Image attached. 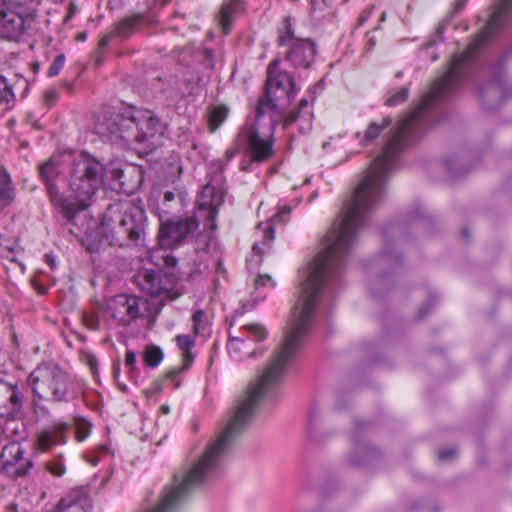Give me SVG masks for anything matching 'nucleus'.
I'll list each match as a JSON object with an SVG mask.
<instances>
[{
    "label": "nucleus",
    "instance_id": "bb28decb",
    "mask_svg": "<svg viewBox=\"0 0 512 512\" xmlns=\"http://www.w3.org/2000/svg\"><path fill=\"white\" fill-rule=\"evenodd\" d=\"M410 85L411 83H408L399 89L389 90L384 104L389 107H395L405 103L409 98Z\"/></svg>",
    "mask_w": 512,
    "mask_h": 512
},
{
    "label": "nucleus",
    "instance_id": "c9c22d12",
    "mask_svg": "<svg viewBox=\"0 0 512 512\" xmlns=\"http://www.w3.org/2000/svg\"><path fill=\"white\" fill-rule=\"evenodd\" d=\"M47 470L55 475V476H62L64 475L65 471H66V468L63 464V461H62V455H59L58 459L54 460V461H50L47 463Z\"/></svg>",
    "mask_w": 512,
    "mask_h": 512
},
{
    "label": "nucleus",
    "instance_id": "6ab92c4d",
    "mask_svg": "<svg viewBox=\"0 0 512 512\" xmlns=\"http://www.w3.org/2000/svg\"><path fill=\"white\" fill-rule=\"evenodd\" d=\"M215 192V188L207 184L203 187L201 195L196 200V205L198 207V215L204 216L207 222V226L210 229H215V219L218 214L217 205L213 201V195Z\"/></svg>",
    "mask_w": 512,
    "mask_h": 512
},
{
    "label": "nucleus",
    "instance_id": "0e129e2a",
    "mask_svg": "<svg viewBox=\"0 0 512 512\" xmlns=\"http://www.w3.org/2000/svg\"><path fill=\"white\" fill-rule=\"evenodd\" d=\"M77 39L80 40V41H84L86 39V34L85 33H79L77 35Z\"/></svg>",
    "mask_w": 512,
    "mask_h": 512
},
{
    "label": "nucleus",
    "instance_id": "6e6d98bb",
    "mask_svg": "<svg viewBox=\"0 0 512 512\" xmlns=\"http://www.w3.org/2000/svg\"><path fill=\"white\" fill-rule=\"evenodd\" d=\"M238 151H239L238 148H230V149L226 150L225 155H224L225 160L227 162L232 160L233 157L238 153Z\"/></svg>",
    "mask_w": 512,
    "mask_h": 512
},
{
    "label": "nucleus",
    "instance_id": "c03bdc74",
    "mask_svg": "<svg viewBox=\"0 0 512 512\" xmlns=\"http://www.w3.org/2000/svg\"><path fill=\"white\" fill-rule=\"evenodd\" d=\"M423 217H424V211H423L422 207L419 205L412 208L411 211H409V213H408L409 221H414L417 219H421Z\"/></svg>",
    "mask_w": 512,
    "mask_h": 512
},
{
    "label": "nucleus",
    "instance_id": "4c0bfd02",
    "mask_svg": "<svg viewBox=\"0 0 512 512\" xmlns=\"http://www.w3.org/2000/svg\"><path fill=\"white\" fill-rule=\"evenodd\" d=\"M33 396H35L33 394ZM44 399L33 398V411L37 417H47L50 415V409L42 403Z\"/></svg>",
    "mask_w": 512,
    "mask_h": 512
},
{
    "label": "nucleus",
    "instance_id": "a878e982",
    "mask_svg": "<svg viewBox=\"0 0 512 512\" xmlns=\"http://www.w3.org/2000/svg\"><path fill=\"white\" fill-rule=\"evenodd\" d=\"M380 455V451L375 447L370 445L368 446H358L356 447L353 454L350 456V463L353 466H361L369 462L370 459H373Z\"/></svg>",
    "mask_w": 512,
    "mask_h": 512
},
{
    "label": "nucleus",
    "instance_id": "e2e57ef3",
    "mask_svg": "<svg viewBox=\"0 0 512 512\" xmlns=\"http://www.w3.org/2000/svg\"><path fill=\"white\" fill-rule=\"evenodd\" d=\"M149 512H162V504H158L156 508Z\"/></svg>",
    "mask_w": 512,
    "mask_h": 512
},
{
    "label": "nucleus",
    "instance_id": "4be33fe9",
    "mask_svg": "<svg viewBox=\"0 0 512 512\" xmlns=\"http://www.w3.org/2000/svg\"><path fill=\"white\" fill-rule=\"evenodd\" d=\"M147 24V16L143 13H136L121 19L116 26L115 33L122 38H128Z\"/></svg>",
    "mask_w": 512,
    "mask_h": 512
},
{
    "label": "nucleus",
    "instance_id": "774afa93",
    "mask_svg": "<svg viewBox=\"0 0 512 512\" xmlns=\"http://www.w3.org/2000/svg\"><path fill=\"white\" fill-rule=\"evenodd\" d=\"M253 250H254L255 252H257V251L259 250V246H258L257 244H255V245L253 246Z\"/></svg>",
    "mask_w": 512,
    "mask_h": 512
},
{
    "label": "nucleus",
    "instance_id": "f704fd0d",
    "mask_svg": "<svg viewBox=\"0 0 512 512\" xmlns=\"http://www.w3.org/2000/svg\"><path fill=\"white\" fill-rule=\"evenodd\" d=\"M64 64H65V55L63 53H61L54 58L53 63L50 65V67L47 71V76L48 77L57 76L59 74V72L61 71V69L64 67Z\"/></svg>",
    "mask_w": 512,
    "mask_h": 512
},
{
    "label": "nucleus",
    "instance_id": "c756f323",
    "mask_svg": "<svg viewBox=\"0 0 512 512\" xmlns=\"http://www.w3.org/2000/svg\"><path fill=\"white\" fill-rule=\"evenodd\" d=\"M164 354L160 347L148 345L143 354L144 362L151 368L157 367L163 360Z\"/></svg>",
    "mask_w": 512,
    "mask_h": 512
},
{
    "label": "nucleus",
    "instance_id": "f3484780",
    "mask_svg": "<svg viewBox=\"0 0 512 512\" xmlns=\"http://www.w3.org/2000/svg\"><path fill=\"white\" fill-rule=\"evenodd\" d=\"M70 425L65 422H55L42 430L38 435L37 444L42 451H47L58 444H65L66 433Z\"/></svg>",
    "mask_w": 512,
    "mask_h": 512
},
{
    "label": "nucleus",
    "instance_id": "338daca9",
    "mask_svg": "<svg viewBox=\"0 0 512 512\" xmlns=\"http://www.w3.org/2000/svg\"><path fill=\"white\" fill-rule=\"evenodd\" d=\"M162 410L164 411V413H168L169 412V407L163 406Z\"/></svg>",
    "mask_w": 512,
    "mask_h": 512
},
{
    "label": "nucleus",
    "instance_id": "680f3d73",
    "mask_svg": "<svg viewBox=\"0 0 512 512\" xmlns=\"http://www.w3.org/2000/svg\"><path fill=\"white\" fill-rule=\"evenodd\" d=\"M37 291L40 293V294H46L47 293V287L43 286V285H39L36 287Z\"/></svg>",
    "mask_w": 512,
    "mask_h": 512
},
{
    "label": "nucleus",
    "instance_id": "052dcab7",
    "mask_svg": "<svg viewBox=\"0 0 512 512\" xmlns=\"http://www.w3.org/2000/svg\"><path fill=\"white\" fill-rule=\"evenodd\" d=\"M204 55H205V59H206V60H208L209 62H211V61H212L213 53H212V51H211V50L206 49V50L204 51Z\"/></svg>",
    "mask_w": 512,
    "mask_h": 512
},
{
    "label": "nucleus",
    "instance_id": "de8ad7c7",
    "mask_svg": "<svg viewBox=\"0 0 512 512\" xmlns=\"http://www.w3.org/2000/svg\"><path fill=\"white\" fill-rule=\"evenodd\" d=\"M175 198H176V194L173 192V191H165L164 192V195H163V203L162 205L166 208H170L171 207V203L175 201Z\"/></svg>",
    "mask_w": 512,
    "mask_h": 512
},
{
    "label": "nucleus",
    "instance_id": "72a5a7b5",
    "mask_svg": "<svg viewBox=\"0 0 512 512\" xmlns=\"http://www.w3.org/2000/svg\"><path fill=\"white\" fill-rule=\"evenodd\" d=\"M0 192H5L7 196L14 197L10 175L4 169H0Z\"/></svg>",
    "mask_w": 512,
    "mask_h": 512
},
{
    "label": "nucleus",
    "instance_id": "603ef678",
    "mask_svg": "<svg viewBox=\"0 0 512 512\" xmlns=\"http://www.w3.org/2000/svg\"><path fill=\"white\" fill-rule=\"evenodd\" d=\"M271 280H272L271 277L268 275H260L255 280V285H256V287L264 286V285H266V282L271 281Z\"/></svg>",
    "mask_w": 512,
    "mask_h": 512
},
{
    "label": "nucleus",
    "instance_id": "393cba45",
    "mask_svg": "<svg viewBox=\"0 0 512 512\" xmlns=\"http://www.w3.org/2000/svg\"><path fill=\"white\" fill-rule=\"evenodd\" d=\"M392 123H393V119L390 116L384 117L382 119L381 123L371 122L368 125V127L362 137H361L360 133H357V138L359 139L360 144L362 146L368 145L369 143H371L372 141L377 139L379 137V135L381 134V132L384 129L390 127L392 125Z\"/></svg>",
    "mask_w": 512,
    "mask_h": 512
},
{
    "label": "nucleus",
    "instance_id": "39448f33",
    "mask_svg": "<svg viewBox=\"0 0 512 512\" xmlns=\"http://www.w3.org/2000/svg\"><path fill=\"white\" fill-rule=\"evenodd\" d=\"M136 121L137 115L132 110L106 111L98 116L94 130L105 141L131 145L136 137Z\"/></svg>",
    "mask_w": 512,
    "mask_h": 512
},
{
    "label": "nucleus",
    "instance_id": "2eb2a0df",
    "mask_svg": "<svg viewBox=\"0 0 512 512\" xmlns=\"http://www.w3.org/2000/svg\"><path fill=\"white\" fill-rule=\"evenodd\" d=\"M88 506H90L89 488L79 486L71 489L49 512H87Z\"/></svg>",
    "mask_w": 512,
    "mask_h": 512
},
{
    "label": "nucleus",
    "instance_id": "6e6552de",
    "mask_svg": "<svg viewBox=\"0 0 512 512\" xmlns=\"http://www.w3.org/2000/svg\"><path fill=\"white\" fill-rule=\"evenodd\" d=\"M106 310L119 325L127 327L146 314L148 302L139 296L118 294L109 300Z\"/></svg>",
    "mask_w": 512,
    "mask_h": 512
},
{
    "label": "nucleus",
    "instance_id": "09e8293b",
    "mask_svg": "<svg viewBox=\"0 0 512 512\" xmlns=\"http://www.w3.org/2000/svg\"><path fill=\"white\" fill-rule=\"evenodd\" d=\"M13 199V196H7L5 192H0V213L13 201Z\"/></svg>",
    "mask_w": 512,
    "mask_h": 512
},
{
    "label": "nucleus",
    "instance_id": "3c124183",
    "mask_svg": "<svg viewBox=\"0 0 512 512\" xmlns=\"http://www.w3.org/2000/svg\"><path fill=\"white\" fill-rule=\"evenodd\" d=\"M291 212V207H284L279 213H277L274 217H273V221L275 222H283L284 219V215H288L289 213Z\"/></svg>",
    "mask_w": 512,
    "mask_h": 512
},
{
    "label": "nucleus",
    "instance_id": "864d4df0",
    "mask_svg": "<svg viewBox=\"0 0 512 512\" xmlns=\"http://www.w3.org/2000/svg\"><path fill=\"white\" fill-rule=\"evenodd\" d=\"M467 2H468V0H455L454 1L453 12L454 13L460 12L465 7Z\"/></svg>",
    "mask_w": 512,
    "mask_h": 512
},
{
    "label": "nucleus",
    "instance_id": "f03ea898",
    "mask_svg": "<svg viewBox=\"0 0 512 512\" xmlns=\"http://www.w3.org/2000/svg\"><path fill=\"white\" fill-rule=\"evenodd\" d=\"M146 230L147 215L143 208L130 201H116L105 209L95 237L87 238V250L95 253L106 246H144Z\"/></svg>",
    "mask_w": 512,
    "mask_h": 512
},
{
    "label": "nucleus",
    "instance_id": "b1692460",
    "mask_svg": "<svg viewBox=\"0 0 512 512\" xmlns=\"http://www.w3.org/2000/svg\"><path fill=\"white\" fill-rule=\"evenodd\" d=\"M243 0H230L222 4L219 12V25L224 34L231 30L233 15L240 9Z\"/></svg>",
    "mask_w": 512,
    "mask_h": 512
},
{
    "label": "nucleus",
    "instance_id": "13d9d810",
    "mask_svg": "<svg viewBox=\"0 0 512 512\" xmlns=\"http://www.w3.org/2000/svg\"><path fill=\"white\" fill-rule=\"evenodd\" d=\"M110 42V36L106 35L99 41V47L105 48Z\"/></svg>",
    "mask_w": 512,
    "mask_h": 512
},
{
    "label": "nucleus",
    "instance_id": "5fc2aeb1",
    "mask_svg": "<svg viewBox=\"0 0 512 512\" xmlns=\"http://www.w3.org/2000/svg\"><path fill=\"white\" fill-rule=\"evenodd\" d=\"M44 261L49 267L53 270L56 268V261L53 255L51 254H45L44 255Z\"/></svg>",
    "mask_w": 512,
    "mask_h": 512
},
{
    "label": "nucleus",
    "instance_id": "58836bf2",
    "mask_svg": "<svg viewBox=\"0 0 512 512\" xmlns=\"http://www.w3.org/2000/svg\"><path fill=\"white\" fill-rule=\"evenodd\" d=\"M437 296L436 295H431L429 297V299L427 300L426 304L423 305L419 310H418V314H417V317L418 319H423L427 316V314L430 312V310L432 309V307L437 303Z\"/></svg>",
    "mask_w": 512,
    "mask_h": 512
},
{
    "label": "nucleus",
    "instance_id": "7c9ffc66",
    "mask_svg": "<svg viewBox=\"0 0 512 512\" xmlns=\"http://www.w3.org/2000/svg\"><path fill=\"white\" fill-rule=\"evenodd\" d=\"M15 100L13 88L8 84L7 79L0 75V105H8Z\"/></svg>",
    "mask_w": 512,
    "mask_h": 512
},
{
    "label": "nucleus",
    "instance_id": "412c9836",
    "mask_svg": "<svg viewBox=\"0 0 512 512\" xmlns=\"http://www.w3.org/2000/svg\"><path fill=\"white\" fill-rule=\"evenodd\" d=\"M24 18L14 12L3 13L0 19V34L9 40L18 39L24 32Z\"/></svg>",
    "mask_w": 512,
    "mask_h": 512
},
{
    "label": "nucleus",
    "instance_id": "473e14b6",
    "mask_svg": "<svg viewBox=\"0 0 512 512\" xmlns=\"http://www.w3.org/2000/svg\"><path fill=\"white\" fill-rule=\"evenodd\" d=\"M244 329L256 340L263 341L267 337V330L264 326L259 324H248Z\"/></svg>",
    "mask_w": 512,
    "mask_h": 512
},
{
    "label": "nucleus",
    "instance_id": "e433bc0d",
    "mask_svg": "<svg viewBox=\"0 0 512 512\" xmlns=\"http://www.w3.org/2000/svg\"><path fill=\"white\" fill-rule=\"evenodd\" d=\"M82 320L84 325L90 330H99L100 321L98 316L95 313L84 312L82 316Z\"/></svg>",
    "mask_w": 512,
    "mask_h": 512
},
{
    "label": "nucleus",
    "instance_id": "a211bd4d",
    "mask_svg": "<svg viewBox=\"0 0 512 512\" xmlns=\"http://www.w3.org/2000/svg\"><path fill=\"white\" fill-rule=\"evenodd\" d=\"M285 108L286 107H283L277 112H267L266 116H274L275 118H279V120H277V125L279 123H283L284 128L289 127L297 121H305L308 127L310 126L312 112L309 108V101L307 99H302L299 102L298 107L290 111L288 114L285 113Z\"/></svg>",
    "mask_w": 512,
    "mask_h": 512
},
{
    "label": "nucleus",
    "instance_id": "37998d69",
    "mask_svg": "<svg viewBox=\"0 0 512 512\" xmlns=\"http://www.w3.org/2000/svg\"><path fill=\"white\" fill-rule=\"evenodd\" d=\"M245 342L239 338H232L228 343L229 353H237L240 350V346L244 345Z\"/></svg>",
    "mask_w": 512,
    "mask_h": 512
},
{
    "label": "nucleus",
    "instance_id": "4468645a",
    "mask_svg": "<svg viewBox=\"0 0 512 512\" xmlns=\"http://www.w3.org/2000/svg\"><path fill=\"white\" fill-rule=\"evenodd\" d=\"M317 45L309 38L297 39L289 47L285 60L295 69H309L315 62Z\"/></svg>",
    "mask_w": 512,
    "mask_h": 512
},
{
    "label": "nucleus",
    "instance_id": "423d86ee",
    "mask_svg": "<svg viewBox=\"0 0 512 512\" xmlns=\"http://www.w3.org/2000/svg\"><path fill=\"white\" fill-rule=\"evenodd\" d=\"M277 120L279 118L265 114L259 115L256 111L255 121L249 129L247 139L248 152L253 162H265L274 154L273 136Z\"/></svg>",
    "mask_w": 512,
    "mask_h": 512
},
{
    "label": "nucleus",
    "instance_id": "dca6fc26",
    "mask_svg": "<svg viewBox=\"0 0 512 512\" xmlns=\"http://www.w3.org/2000/svg\"><path fill=\"white\" fill-rule=\"evenodd\" d=\"M112 178L119 183V189L131 194L138 190L143 182V171L135 165H126L124 168L111 170Z\"/></svg>",
    "mask_w": 512,
    "mask_h": 512
},
{
    "label": "nucleus",
    "instance_id": "f8f14e48",
    "mask_svg": "<svg viewBox=\"0 0 512 512\" xmlns=\"http://www.w3.org/2000/svg\"><path fill=\"white\" fill-rule=\"evenodd\" d=\"M26 451L19 443L12 442L5 445L1 451V471L13 479L29 474L34 463L31 458H25Z\"/></svg>",
    "mask_w": 512,
    "mask_h": 512
},
{
    "label": "nucleus",
    "instance_id": "2f4dec72",
    "mask_svg": "<svg viewBox=\"0 0 512 512\" xmlns=\"http://www.w3.org/2000/svg\"><path fill=\"white\" fill-rule=\"evenodd\" d=\"M192 321L194 334L200 335L206 332L208 322L206 319V314L203 310L198 309L194 311L192 315Z\"/></svg>",
    "mask_w": 512,
    "mask_h": 512
},
{
    "label": "nucleus",
    "instance_id": "49530a36",
    "mask_svg": "<svg viewBox=\"0 0 512 512\" xmlns=\"http://www.w3.org/2000/svg\"><path fill=\"white\" fill-rule=\"evenodd\" d=\"M89 434H90L89 427L78 426L76 429V439L79 442L84 441L88 437Z\"/></svg>",
    "mask_w": 512,
    "mask_h": 512
},
{
    "label": "nucleus",
    "instance_id": "a19ab883",
    "mask_svg": "<svg viewBox=\"0 0 512 512\" xmlns=\"http://www.w3.org/2000/svg\"><path fill=\"white\" fill-rule=\"evenodd\" d=\"M163 267L166 269H174L177 265V259L173 255L166 253L162 256Z\"/></svg>",
    "mask_w": 512,
    "mask_h": 512
},
{
    "label": "nucleus",
    "instance_id": "bf43d9fd",
    "mask_svg": "<svg viewBox=\"0 0 512 512\" xmlns=\"http://www.w3.org/2000/svg\"><path fill=\"white\" fill-rule=\"evenodd\" d=\"M439 460L444 461L448 458V450H442L439 452Z\"/></svg>",
    "mask_w": 512,
    "mask_h": 512
},
{
    "label": "nucleus",
    "instance_id": "cd10ccee",
    "mask_svg": "<svg viewBox=\"0 0 512 512\" xmlns=\"http://www.w3.org/2000/svg\"><path fill=\"white\" fill-rule=\"evenodd\" d=\"M283 27L278 29V46H284L286 44H292L295 40L299 39L295 36V31L292 27L291 18L284 17L283 19Z\"/></svg>",
    "mask_w": 512,
    "mask_h": 512
},
{
    "label": "nucleus",
    "instance_id": "c85d7f7f",
    "mask_svg": "<svg viewBox=\"0 0 512 512\" xmlns=\"http://www.w3.org/2000/svg\"><path fill=\"white\" fill-rule=\"evenodd\" d=\"M229 109L225 105L214 107L209 113V128L211 132L216 131L222 123L227 119Z\"/></svg>",
    "mask_w": 512,
    "mask_h": 512
},
{
    "label": "nucleus",
    "instance_id": "ddd939ff",
    "mask_svg": "<svg viewBox=\"0 0 512 512\" xmlns=\"http://www.w3.org/2000/svg\"><path fill=\"white\" fill-rule=\"evenodd\" d=\"M378 263L380 266L389 265L390 272H385L373 279L369 285V290L374 298H380L384 292L391 289L393 285V272L401 265L402 256L399 253L393 252L390 248V243L387 241L383 252L381 253Z\"/></svg>",
    "mask_w": 512,
    "mask_h": 512
},
{
    "label": "nucleus",
    "instance_id": "79ce46f5",
    "mask_svg": "<svg viewBox=\"0 0 512 512\" xmlns=\"http://www.w3.org/2000/svg\"><path fill=\"white\" fill-rule=\"evenodd\" d=\"M311 5V13L323 11L327 8V0H309Z\"/></svg>",
    "mask_w": 512,
    "mask_h": 512
},
{
    "label": "nucleus",
    "instance_id": "9b49d317",
    "mask_svg": "<svg viewBox=\"0 0 512 512\" xmlns=\"http://www.w3.org/2000/svg\"><path fill=\"white\" fill-rule=\"evenodd\" d=\"M136 115V137L134 143L140 144L150 151L155 150L162 145L165 125L150 112L143 114L138 111Z\"/></svg>",
    "mask_w": 512,
    "mask_h": 512
},
{
    "label": "nucleus",
    "instance_id": "9d476101",
    "mask_svg": "<svg viewBox=\"0 0 512 512\" xmlns=\"http://www.w3.org/2000/svg\"><path fill=\"white\" fill-rule=\"evenodd\" d=\"M160 216V228L158 233L159 244L164 248H172L182 243L189 235L194 233L199 226L196 217L179 218L177 220H163Z\"/></svg>",
    "mask_w": 512,
    "mask_h": 512
},
{
    "label": "nucleus",
    "instance_id": "a18cd8bd",
    "mask_svg": "<svg viewBox=\"0 0 512 512\" xmlns=\"http://www.w3.org/2000/svg\"><path fill=\"white\" fill-rule=\"evenodd\" d=\"M125 365L131 370L136 368V354L133 351H127L125 355Z\"/></svg>",
    "mask_w": 512,
    "mask_h": 512
},
{
    "label": "nucleus",
    "instance_id": "1a4fd4ad",
    "mask_svg": "<svg viewBox=\"0 0 512 512\" xmlns=\"http://www.w3.org/2000/svg\"><path fill=\"white\" fill-rule=\"evenodd\" d=\"M137 278L141 290L152 297H163V300H174L179 297V294L174 291L178 282V276L175 272H166L162 276L155 270L146 269L140 272Z\"/></svg>",
    "mask_w": 512,
    "mask_h": 512
},
{
    "label": "nucleus",
    "instance_id": "7ed1b4c3",
    "mask_svg": "<svg viewBox=\"0 0 512 512\" xmlns=\"http://www.w3.org/2000/svg\"><path fill=\"white\" fill-rule=\"evenodd\" d=\"M28 382L35 397L44 399V392L48 391L54 403H69L80 395L75 380L58 365L38 367L30 374Z\"/></svg>",
    "mask_w": 512,
    "mask_h": 512
},
{
    "label": "nucleus",
    "instance_id": "aec40b11",
    "mask_svg": "<svg viewBox=\"0 0 512 512\" xmlns=\"http://www.w3.org/2000/svg\"><path fill=\"white\" fill-rule=\"evenodd\" d=\"M176 342L178 347L183 352V365L181 367L173 368L167 371L165 378L169 380L176 379L180 373L188 370L194 360L191 349L195 345V340L190 335H177Z\"/></svg>",
    "mask_w": 512,
    "mask_h": 512
},
{
    "label": "nucleus",
    "instance_id": "8fccbe9b",
    "mask_svg": "<svg viewBox=\"0 0 512 512\" xmlns=\"http://www.w3.org/2000/svg\"><path fill=\"white\" fill-rule=\"evenodd\" d=\"M263 231L265 243H268L274 239V228L272 225H266Z\"/></svg>",
    "mask_w": 512,
    "mask_h": 512
},
{
    "label": "nucleus",
    "instance_id": "5701e85b",
    "mask_svg": "<svg viewBox=\"0 0 512 512\" xmlns=\"http://www.w3.org/2000/svg\"><path fill=\"white\" fill-rule=\"evenodd\" d=\"M446 31V20L443 19L435 29V32L430 36L427 43L424 45L423 49L425 53L429 56L432 62H435L439 59V53L437 52V46L439 44H443Z\"/></svg>",
    "mask_w": 512,
    "mask_h": 512
},
{
    "label": "nucleus",
    "instance_id": "ea45409f",
    "mask_svg": "<svg viewBox=\"0 0 512 512\" xmlns=\"http://www.w3.org/2000/svg\"><path fill=\"white\" fill-rule=\"evenodd\" d=\"M58 99V92L54 88H48L44 92V100L48 106H52Z\"/></svg>",
    "mask_w": 512,
    "mask_h": 512
},
{
    "label": "nucleus",
    "instance_id": "20e7f679",
    "mask_svg": "<svg viewBox=\"0 0 512 512\" xmlns=\"http://www.w3.org/2000/svg\"><path fill=\"white\" fill-rule=\"evenodd\" d=\"M280 61L272 60L267 66V76L264 86V96L260 97L256 111L259 115L267 114L270 111H278L287 107L300 90L297 87L294 76L279 70Z\"/></svg>",
    "mask_w": 512,
    "mask_h": 512
},
{
    "label": "nucleus",
    "instance_id": "f257e3e1",
    "mask_svg": "<svg viewBox=\"0 0 512 512\" xmlns=\"http://www.w3.org/2000/svg\"><path fill=\"white\" fill-rule=\"evenodd\" d=\"M105 174L104 164L90 153L82 151L70 164L69 188L72 195L65 196L60 187V183L65 181L61 157L51 156L38 165V176L45 186L51 205L68 222H72L79 212L90 206L91 200L104 183Z\"/></svg>",
    "mask_w": 512,
    "mask_h": 512
},
{
    "label": "nucleus",
    "instance_id": "4d7b16f0",
    "mask_svg": "<svg viewBox=\"0 0 512 512\" xmlns=\"http://www.w3.org/2000/svg\"><path fill=\"white\" fill-rule=\"evenodd\" d=\"M316 420V412L314 410H312L309 414V418H308V431L309 433H311L312 431V427H313V424Z\"/></svg>",
    "mask_w": 512,
    "mask_h": 512
},
{
    "label": "nucleus",
    "instance_id": "69168bd1",
    "mask_svg": "<svg viewBox=\"0 0 512 512\" xmlns=\"http://www.w3.org/2000/svg\"><path fill=\"white\" fill-rule=\"evenodd\" d=\"M403 76V72L402 71H398L396 74H395V77L397 78H400Z\"/></svg>",
    "mask_w": 512,
    "mask_h": 512
},
{
    "label": "nucleus",
    "instance_id": "0eeeda50",
    "mask_svg": "<svg viewBox=\"0 0 512 512\" xmlns=\"http://www.w3.org/2000/svg\"><path fill=\"white\" fill-rule=\"evenodd\" d=\"M24 415V394L18 381L0 370V419L16 421Z\"/></svg>",
    "mask_w": 512,
    "mask_h": 512
}]
</instances>
